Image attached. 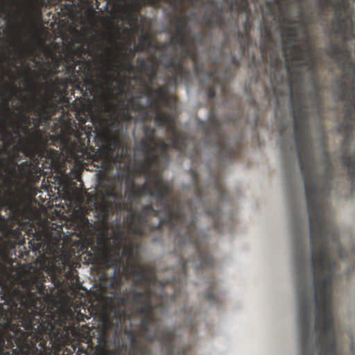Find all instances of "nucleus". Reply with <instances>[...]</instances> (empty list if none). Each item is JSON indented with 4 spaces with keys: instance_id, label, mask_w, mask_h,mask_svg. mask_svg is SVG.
Segmentation results:
<instances>
[{
    "instance_id": "f257e3e1",
    "label": "nucleus",
    "mask_w": 355,
    "mask_h": 355,
    "mask_svg": "<svg viewBox=\"0 0 355 355\" xmlns=\"http://www.w3.org/2000/svg\"><path fill=\"white\" fill-rule=\"evenodd\" d=\"M145 136L136 146V150L144 155V158L132 167L135 176L146 177L141 185L137 186L135 180L130 173L120 171L113 176L105 175L99 180L98 193L101 196L95 205L96 223L100 230L99 243L103 249L100 259L105 268H112L121 262V250L125 238L119 227L114 230L113 239L116 242L114 249L110 245V215L127 210L125 218L128 230L137 238L151 236L154 242L162 238V226L168 224L171 231L178 232L177 241L180 244L191 243V233L195 230L193 218L187 223L182 211L181 202L173 197V185L164 180L159 174V155L155 148V130L144 128Z\"/></svg>"
},
{
    "instance_id": "f03ea898",
    "label": "nucleus",
    "mask_w": 355,
    "mask_h": 355,
    "mask_svg": "<svg viewBox=\"0 0 355 355\" xmlns=\"http://www.w3.org/2000/svg\"><path fill=\"white\" fill-rule=\"evenodd\" d=\"M329 189L304 188L310 227L311 265L313 268L314 288L312 297H310L308 291L304 242L302 235L301 223L297 228L299 235L295 241L300 355H315L311 332L313 304L315 306V327L322 335V337H318L317 345L320 347H324L325 355H338L334 334V316L329 306V286L336 261L333 259L329 250V241L336 245L340 259H344L345 255L335 225L332 221L326 220L323 214L322 197L329 194Z\"/></svg>"
},
{
    "instance_id": "7ed1b4c3",
    "label": "nucleus",
    "mask_w": 355,
    "mask_h": 355,
    "mask_svg": "<svg viewBox=\"0 0 355 355\" xmlns=\"http://www.w3.org/2000/svg\"><path fill=\"white\" fill-rule=\"evenodd\" d=\"M182 211L186 217V221L190 222L193 218L195 220V230L191 233L192 242L187 241L185 244L178 243L180 248L182 249L186 246H189L194 250L196 254L191 257L188 260L182 258L178 264V271L173 278L166 283L159 282L154 266L141 265L139 262V251L141 248L140 242H135L132 239H125L121 251V262H119L117 265H112L111 268H114V275L109 281L108 284L105 289L113 295L116 296L121 295L122 286L124 284L123 276L125 279H132L133 286H141L144 290L141 292H147L149 295L150 303L151 306H155L157 304H153L154 290L153 287L155 284H159L163 289L161 293V297L159 300L164 302V288L166 284H170L173 287L174 292L172 296V300L178 302L180 298L185 300L187 294L183 289L187 282V266H191L193 268L198 272L203 271V270H211L214 267V259L211 256L208 248L207 242L205 239L202 238V232H198L196 227V212L191 209V214L187 215L184 213L183 207L181 204ZM177 234L178 232H175ZM175 238H178L176 235ZM139 292V290H137Z\"/></svg>"
},
{
    "instance_id": "20e7f679",
    "label": "nucleus",
    "mask_w": 355,
    "mask_h": 355,
    "mask_svg": "<svg viewBox=\"0 0 355 355\" xmlns=\"http://www.w3.org/2000/svg\"><path fill=\"white\" fill-rule=\"evenodd\" d=\"M331 5L334 10L333 28L340 38V44L332 42L327 49V55L338 61L342 71L336 80L338 98L345 102V119L338 131L345 135L342 162H355V51L354 8L349 0H320V8Z\"/></svg>"
},
{
    "instance_id": "39448f33",
    "label": "nucleus",
    "mask_w": 355,
    "mask_h": 355,
    "mask_svg": "<svg viewBox=\"0 0 355 355\" xmlns=\"http://www.w3.org/2000/svg\"><path fill=\"white\" fill-rule=\"evenodd\" d=\"M115 49L116 60L118 64L114 66L113 71L120 70L123 73V78H117L114 73H108L105 69H100L94 73L92 67L88 62H83L78 70H76L77 65L80 64V60L74 58L73 55H68L64 59L65 64L62 67L64 75L67 76L66 78H58V76L53 78L54 74L60 71V59H57L53 69L46 70L44 74L46 92L49 98L54 97L55 95L62 96L69 86L72 85L80 89L84 96L94 99L99 92L105 89H111L114 83L121 85L119 90L123 94L125 91L126 73H135L136 67L130 59L121 52L116 43Z\"/></svg>"
},
{
    "instance_id": "423d86ee",
    "label": "nucleus",
    "mask_w": 355,
    "mask_h": 355,
    "mask_svg": "<svg viewBox=\"0 0 355 355\" xmlns=\"http://www.w3.org/2000/svg\"><path fill=\"white\" fill-rule=\"evenodd\" d=\"M29 277L36 278L42 284L40 290L33 288L31 292L42 302L41 306L36 303L26 309L30 314L31 324L28 327L18 322L19 331L15 337L16 347L12 355H58L61 352L67 337L65 328L69 318L64 313H44L49 310L43 295L46 292L44 279H40L35 275Z\"/></svg>"
},
{
    "instance_id": "0eeeda50",
    "label": "nucleus",
    "mask_w": 355,
    "mask_h": 355,
    "mask_svg": "<svg viewBox=\"0 0 355 355\" xmlns=\"http://www.w3.org/2000/svg\"><path fill=\"white\" fill-rule=\"evenodd\" d=\"M148 60V73L145 76L148 79H141V84L145 89L144 94L148 97V107L146 112H143L144 120H154L159 127H165L167 132L171 133L169 143L163 140L157 141L155 133L156 130L154 127L148 125H143V137L139 139L141 141L145 136L144 128L146 126L154 130L155 144H150V146L155 148L159 153V171L162 162H168L169 160L168 151L170 148H174L183 153L187 148V138L183 132L180 131L176 126L175 116L173 112L165 111L163 106H168V85H159L157 88H153L152 85L157 79L158 68L159 63L157 58L150 57ZM138 141L136 143L138 144ZM135 151L136 148H135Z\"/></svg>"
},
{
    "instance_id": "6e6552de",
    "label": "nucleus",
    "mask_w": 355,
    "mask_h": 355,
    "mask_svg": "<svg viewBox=\"0 0 355 355\" xmlns=\"http://www.w3.org/2000/svg\"><path fill=\"white\" fill-rule=\"evenodd\" d=\"M121 303L128 302L134 306L137 315L141 318V321L135 329L126 330L125 333L130 339L129 355H150L151 350L148 345H142L139 338H143L149 343L157 340L161 343L167 355H174V340L175 333L173 330L164 329L161 332L155 330L150 332V326L157 325V319L155 315V310L166 309V304L162 300L157 303L155 306H151L149 295L147 292H137L135 288H132L125 295L121 297ZM176 355H191L190 348H184Z\"/></svg>"
},
{
    "instance_id": "1a4fd4ad",
    "label": "nucleus",
    "mask_w": 355,
    "mask_h": 355,
    "mask_svg": "<svg viewBox=\"0 0 355 355\" xmlns=\"http://www.w3.org/2000/svg\"><path fill=\"white\" fill-rule=\"evenodd\" d=\"M3 269V266L0 263V270ZM21 288L19 286H3L1 290L0 303V333L3 334V349H10L9 355H13L12 349H15V340L19 331L18 322L28 327L31 322L29 315L26 308L28 305L39 304L42 302L33 295L31 290L33 288L41 289L42 285L38 283L35 277H25L21 280Z\"/></svg>"
},
{
    "instance_id": "9d476101",
    "label": "nucleus",
    "mask_w": 355,
    "mask_h": 355,
    "mask_svg": "<svg viewBox=\"0 0 355 355\" xmlns=\"http://www.w3.org/2000/svg\"><path fill=\"white\" fill-rule=\"evenodd\" d=\"M55 103H51L50 99H38L34 96L32 101L27 104V111L33 112L35 118H33L34 125L18 123L21 131V138L15 144L21 153L25 156H29L32 162L37 154L42 156L44 152V140L40 130V126L46 125L52 116L55 114Z\"/></svg>"
},
{
    "instance_id": "9b49d317",
    "label": "nucleus",
    "mask_w": 355,
    "mask_h": 355,
    "mask_svg": "<svg viewBox=\"0 0 355 355\" xmlns=\"http://www.w3.org/2000/svg\"><path fill=\"white\" fill-rule=\"evenodd\" d=\"M188 31V24L175 29V35L172 37L171 43L175 44V48H182V55L179 58L175 55L164 64L166 70L172 73L168 81L175 85L178 81L189 78V71L184 67V60L190 59L192 61L196 73H200L203 69L202 64H198V53L194 37H191L189 40H186Z\"/></svg>"
},
{
    "instance_id": "f8f14e48",
    "label": "nucleus",
    "mask_w": 355,
    "mask_h": 355,
    "mask_svg": "<svg viewBox=\"0 0 355 355\" xmlns=\"http://www.w3.org/2000/svg\"><path fill=\"white\" fill-rule=\"evenodd\" d=\"M202 127L205 132V143L217 147L218 153L223 159L234 160L241 156V148L230 144L214 111H210L207 121L202 123Z\"/></svg>"
},
{
    "instance_id": "ddd939ff",
    "label": "nucleus",
    "mask_w": 355,
    "mask_h": 355,
    "mask_svg": "<svg viewBox=\"0 0 355 355\" xmlns=\"http://www.w3.org/2000/svg\"><path fill=\"white\" fill-rule=\"evenodd\" d=\"M3 152L7 156L3 158L0 157V168L8 178H15L21 180H29L40 168L39 159L26 161L17 164V159H21L19 155L21 152L16 146L11 148L5 146Z\"/></svg>"
},
{
    "instance_id": "4468645a",
    "label": "nucleus",
    "mask_w": 355,
    "mask_h": 355,
    "mask_svg": "<svg viewBox=\"0 0 355 355\" xmlns=\"http://www.w3.org/2000/svg\"><path fill=\"white\" fill-rule=\"evenodd\" d=\"M104 130L109 138L107 148L112 155L118 159H123L129 156V146L123 144L121 136V123L114 114L110 115V121L103 120Z\"/></svg>"
},
{
    "instance_id": "2eb2a0df",
    "label": "nucleus",
    "mask_w": 355,
    "mask_h": 355,
    "mask_svg": "<svg viewBox=\"0 0 355 355\" xmlns=\"http://www.w3.org/2000/svg\"><path fill=\"white\" fill-rule=\"evenodd\" d=\"M193 184L196 189V195L200 200V205L202 206L207 216L214 218V227L218 232H222L220 227L221 211L218 202H214L211 207V202H207V196L209 188H201L199 182V175L196 170H190Z\"/></svg>"
},
{
    "instance_id": "dca6fc26",
    "label": "nucleus",
    "mask_w": 355,
    "mask_h": 355,
    "mask_svg": "<svg viewBox=\"0 0 355 355\" xmlns=\"http://www.w3.org/2000/svg\"><path fill=\"white\" fill-rule=\"evenodd\" d=\"M103 98L107 103L106 110L107 111L111 112V114H114L117 117L121 125V132L123 130V123H130L132 116L130 113V110L137 112H141V120L145 121L144 119V112H146V106L144 105L139 101V97L132 96L131 97L127 103L123 106V107L119 111L118 114H115L114 108L115 107L114 103L110 102L105 94H103Z\"/></svg>"
},
{
    "instance_id": "f3484780",
    "label": "nucleus",
    "mask_w": 355,
    "mask_h": 355,
    "mask_svg": "<svg viewBox=\"0 0 355 355\" xmlns=\"http://www.w3.org/2000/svg\"><path fill=\"white\" fill-rule=\"evenodd\" d=\"M18 123V121L10 115L0 121V135L5 146L11 148L19 141L21 135Z\"/></svg>"
},
{
    "instance_id": "a211bd4d",
    "label": "nucleus",
    "mask_w": 355,
    "mask_h": 355,
    "mask_svg": "<svg viewBox=\"0 0 355 355\" xmlns=\"http://www.w3.org/2000/svg\"><path fill=\"white\" fill-rule=\"evenodd\" d=\"M208 80L211 85L207 90V96L209 100L213 99L216 94V88H219L225 100H227L230 95V89L227 85V73L220 76L218 69L209 71L207 73Z\"/></svg>"
},
{
    "instance_id": "6ab92c4d",
    "label": "nucleus",
    "mask_w": 355,
    "mask_h": 355,
    "mask_svg": "<svg viewBox=\"0 0 355 355\" xmlns=\"http://www.w3.org/2000/svg\"><path fill=\"white\" fill-rule=\"evenodd\" d=\"M290 48L293 53V60L297 61V67H306L308 73L311 76L313 80L315 79V76L318 69V59L315 55H313L311 58L304 60L302 50L300 49L297 44H291Z\"/></svg>"
},
{
    "instance_id": "aec40b11",
    "label": "nucleus",
    "mask_w": 355,
    "mask_h": 355,
    "mask_svg": "<svg viewBox=\"0 0 355 355\" xmlns=\"http://www.w3.org/2000/svg\"><path fill=\"white\" fill-rule=\"evenodd\" d=\"M207 3L214 8L211 15L205 14L202 17V22L207 28H213L214 26H217L220 28L224 26V19L223 17V10L216 5L215 0H207Z\"/></svg>"
},
{
    "instance_id": "412c9836",
    "label": "nucleus",
    "mask_w": 355,
    "mask_h": 355,
    "mask_svg": "<svg viewBox=\"0 0 355 355\" xmlns=\"http://www.w3.org/2000/svg\"><path fill=\"white\" fill-rule=\"evenodd\" d=\"M9 208L15 218L27 219L31 217L30 204L26 202L24 197H19L17 200H12L10 202Z\"/></svg>"
},
{
    "instance_id": "4be33fe9",
    "label": "nucleus",
    "mask_w": 355,
    "mask_h": 355,
    "mask_svg": "<svg viewBox=\"0 0 355 355\" xmlns=\"http://www.w3.org/2000/svg\"><path fill=\"white\" fill-rule=\"evenodd\" d=\"M271 69L270 80L272 85H282L284 76L280 71L282 61L275 53L271 55Z\"/></svg>"
},
{
    "instance_id": "5701e85b",
    "label": "nucleus",
    "mask_w": 355,
    "mask_h": 355,
    "mask_svg": "<svg viewBox=\"0 0 355 355\" xmlns=\"http://www.w3.org/2000/svg\"><path fill=\"white\" fill-rule=\"evenodd\" d=\"M208 288L204 294V298L211 304H218L223 302V298L221 295L218 294L216 288V283L214 279L209 280L207 282Z\"/></svg>"
},
{
    "instance_id": "b1692460",
    "label": "nucleus",
    "mask_w": 355,
    "mask_h": 355,
    "mask_svg": "<svg viewBox=\"0 0 355 355\" xmlns=\"http://www.w3.org/2000/svg\"><path fill=\"white\" fill-rule=\"evenodd\" d=\"M295 67L297 66V61H295ZM286 69L288 76V83L290 85L291 91L293 92V89L298 86H300L304 81L302 73L300 71V67H297V69H292L289 64H286Z\"/></svg>"
},
{
    "instance_id": "393cba45",
    "label": "nucleus",
    "mask_w": 355,
    "mask_h": 355,
    "mask_svg": "<svg viewBox=\"0 0 355 355\" xmlns=\"http://www.w3.org/2000/svg\"><path fill=\"white\" fill-rule=\"evenodd\" d=\"M139 51H146L148 48L153 47V37L150 33L141 34L137 43Z\"/></svg>"
},
{
    "instance_id": "a878e982",
    "label": "nucleus",
    "mask_w": 355,
    "mask_h": 355,
    "mask_svg": "<svg viewBox=\"0 0 355 355\" xmlns=\"http://www.w3.org/2000/svg\"><path fill=\"white\" fill-rule=\"evenodd\" d=\"M261 36L263 43L261 44V51L265 52L268 49L269 45L272 43V35L270 28L268 26H263L261 28Z\"/></svg>"
},
{
    "instance_id": "bb28decb",
    "label": "nucleus",
    "mask_w": 355,
    "mask_h": 355,
    "mask_svg": "<svg viewBox=\"0 0 355 355\" xmlns=\"http://www.w3.org/2000/svg\"><path fill=\"white\" fill-rule=\"evenodd\" d=\"M148 58H139L137 59V71L139 72V75H135L134 78L136 80H140L141 82V78L143 76H145L146 73H148V64H147Z\"/></svg>"
},
{
    "instance_id": "cd10ccee",
    "label": "nucleus",
    "mask_w": 355,
    "mask_h": 355,
    "mask_svg": "<svg viewBox=\"0 0 355 355\" xmlns=\"http://www.w3.org/2000/svg\"><path fill=\"white\" fill-rule=\"evenodd\" d=\"M131 7L132 11H128L125 14V19L130 21V22H136L137 19V13L139 12L141 8V4L139 0H132Z\"/></svg>"
},
{
    "instance_id": "c85d7f7f",
    "label": "nucleus",
    "mask_w": 355,
    "mask_h": 355,
    "mask_svg": "<svg viewBox=\"0 0 355 355\" xmlns=\"http://www.w3.org/2000/svg\"><path fill=\"white\" fill-rule=\"evenodd\" d=\"M214 189L218 195V200H225V187L223 180L220 178V177H216V180L214 183Z\"/></svg>"
},
{
    "instance_id": "c756f323",
    "label": "nucleus",
    "mask_w": 355,
    "mask_h": 355,
    "mask_svg": "<svg viewBox=\"0 0 355 355\" xmlns=\"http://www.w3.org/2000/svg\"><path fill=\"white\" fill-rule=\"evenodd\" d=\"M78 6V3L76 4V0H71L67 3H62L60 7L63 15H71L76 11Z\"/></svg>"
},
{
    "instance_id": "7c9ffc66",
    "label": "nucleus",
    "mask_w": 355,
    "mask_h": 355,
    "mask_svg": "<svg viewBox=\"0 0 355 355\" xmlns=\"http://www.w3.org/2000/svg\"><path fill=\"white\" fill-rule=\"evenodd\" d=\"M34 96H37L36 94H33L31 97V100H28L26 102V106L22 108L24 112L19 115V119L17 120L19 123L21 124H28V125H31L33 118L30 116V112L27 111V104L28 102L33 100Z\"/></svg>"
},
{
    "instance_id": "2f4dec72",
    "label": "nucleus",
    "mask_w": 355,
    "mask_h": 355,
    "mask_svg": "<svg viewBox=\"0 0 355 355\" xmlns=\"http://www.w3.org/2000/svg\"><path fill=\"white\" fill-rule=\"evenodd\" d=\"M231 8H236L239 11L248 13L250 11L248 0H229Z\"/></svg>"
},
{
    "instance_id": "473e14b6",
    "label": "nucleus",
    "mask_w": 355,
    "mask_h": 355,
    "mask_svg": "<svg viewBox=\"0 0 355 355\" xmlns=\"http://www.w3.org/2000/svg\"><path fill=\"white\" fill-rule=\"evenodd\" d=\"M118 46L120 49L121 52H123V54L127 56V58H129L132 62H133L137 52H139L137 44H135L134 47L122 46L121 44H118Z\"/></svg>"
},
{
    "instance_id": "72a5a7b5",
    "label": "nucleus",
    "mask_w": 355,
    "mask_h": 355,
    "mask_svg": "<svg viewBox=\"0 0 355 355\" xmlns=\"http://www.w3.org/2000/svg\"><path fill=\"white\" fill-rule=\"evenodd\" d=\"M285 37H286V39L284 40V43H286V42H291V44H289L288 46L284 47V49H286V48H288L290 50L291 53L288 55V54H286V53L285 52V55L286 58H288V60L293 61L292 59L293 55V50H291L290 46H291V44H293V42L297 41V35L296 32H288L285 35Z\"/></svg>"
},
{
    "instance_id": "f704fd0d",
    "label": "nucleus",
    "mask_w": 355,
    "mask_h": 355,
    "mask_svg": "<svg viewBox=\"0 0 355 355\" xmlns=\"http://www.w3.org/2000/svg\"><path fill=\"white\" fill-rule=\"evenodd\" d=\"M185 0H174L173 2V10L178 13H185L187 7L184 6V2ZM191 5H195L198 1L201 0H189Z\"/></svg>"
},
{
    "instance_id": "c9c22d12",
    "label": "nucleus",
    "mask_w": 355,
    "mask_h": 355,
    "mask_svg": "<svg viewBox=\"0 0 355 355\" xmlns=\"http://www.w3.org/2000/svg\"><path fill=\"white\" fill-rule=\"evenodd\" d=\"M184 13H179V15H176L172 20V24L175 28H178L180 26H182L183 24H188L189 20V17L187 15H184Z\"/></svg>"
},
{
    "instance_id": "e433bc0d",
    "label": "nucleus",
    "mask_w": 355,
    "mask_h": 355,
    "mask_svg": "<svg viewBox=\"0 0 355 355\" xmlns=\"http://www.w3.org/2000/svg\"><path fill=\"white\" fill-rule=\"evenodd\" d=\"M8 115L12 116V115H17V114H15V112L12 111L9 103L8 100H6L5 102H3L1 105L0 109V121L1 120H6V117H8Z\"/></svg>"
},
{
    "instance_id": "4c0bfd02",
    "label": "nucleus",
    "mask_w": 355,
    "mask_h": 355,
    "mask_svg": "<svg viewBox=\"0 0 355 355\" xmlns=\"http://www.w3.org/2000/svg\"><path fill=\"white\" fill-rule=\"evenodd\" d=\"M239 37L241 41V50L243 53H245L246 48L248 47L250 43V35L248 33H243V32H239Z\"/></svg>"
},
{
    "instance_id": "58836bf2",
    "label": "nucleus",
    "mask_w": 355,
    "mask_h": 355,
    "mask_svg": "<svg viewBox=\"0 0 355 355\" xmlns=\"http://www.w3.org/2000/svg\"><path fill=\"white\" fill-rule=\"evenodd\" d=\"M300 49L302 50V53L304 55V59L307 60L311 58V56H313V46H312L311 44H305L303 47H300Z\"/></svg>"
},
{
    "instance_id": "ea45409f",
    "label": "nucleus",
    "mask_w": 355,
    "mask_h": 355,
    "mask_svg": "<svg viewBox=\"0 0 355 355\" xmlns=\"http://www.w3.org/2000/svg\"><path fill=\"white\" fill-rule=\"evenodd\" d=\"M313 107L317 114H320L322 111V102L320 96L318 93L315 94V98L313 99Z\"/></svg>"
},
{
    "instance_id": "a19ab883",
    "label": "nucleus",
    "mask_w": 355,
    "mask_h": 355,
    "mask_svg": "<svg viewBox=\"0 0 355 355\" xmlns=\"http://www.w3.org/2000/svg\"><path fill=\"white\" fill-rule=\"evenodd\" d=\"M76 270H73V269L70 268L67 273V277L71 279L72 284L78 283V276L76 275Z\"/></svg>"
},
{
    "instance_id": "79ce46f5",
    "label": "nucleus",
    "mask_w": 355,
    "mask_h": 355,
    "mask_svg": "<svg viewBox=\"0 0 355 355\" xmlns=\"http://www.w3.org/2000/svg\"><path fill=\"white\" fill-rule=\"evenodd\" d=\"M300 24V26L302 27V28H304V35L305 36L304 41H305L306 44H311V40L309 36V31L307 29L306 23L304 21H302Z\"/></svg>"
},
{
    "instance_id": "37998d69",
    "label": "nucleus",
    "mask_w": 355,
    "mask_h": 355,
    "mask_svg": "<svg viewBox=\"0 0 355 355\" xmlns=\"http://www.w3.org/2000/svg\"><path fill=\"white\" fill-rule=\"evenodd\" d=\"M312 87H313V91L311 92V96L313 98H315L316 92L318 93V95H320V88L318 84H317L315 79H313Z\"/></svg>"
},
{
    "instance_id": "c03bdc74",
    "label": "nucleus",
    "mask_w": 355,
    "mask_h": 355,
    "mask_svg": "<svg viewBox=\"0 0 355 355\" xmlns=\"http://www.w3.org/2000/svg\"><path fill=\"white\" fill-rule=\"evenodd\" d=\"M3 333H0V355H10V353H6L5 349H3Z\"/></svg>"
},
{
    "instance_id": "a18cd8bd",
    "label": "nucleus",
    "mask_w": 355,
    "mask_h": 355,
    "mask_svg": "<svg viewBox=\"0 0 355 355\" xmlns=\"http://www.w3.org/2000/svg\"><path fill=\"white\" fill-rule=\"evenodd\" d=\"M8 259V253L6 248L1 247V245H0V259L3 261H7Z\"/></svg>"
},
{
    "instance_id": "49530a36",
    "label": "nucleus",
    "mask_w": 355,
    "mask_h": 355,
    "mask_svg": "<svg viewBox=\"0 0 355 355\" xmlns=\"http://www.w3.org/2000/svg\"><path fill=\"white\" fill-rule=\"evenodd\" d=\"M296 24H297V21H295V20L290 21V26L287 27L288 32H296V28L295 27Z\"/></svg>"
},
{
    "instance_id": "de8ad7c7",
    "label": "nucleus",
    "mask_w": 355,
    "mask_h": 355,
    "mask_svg": "<svg viewBox=\"0 0 355 355\" xmlns=\"http://www.w3.org/2000/svg\"><path fill=\"white\" fill-rule=\"evenodd\" d=\"M5 76H6L9 77V78H10V80H12V81H15V76H13L12 72V70H11V69H10V68H8V69L6 70V73H5Z\"/></svg>"
},
{
    "instance_id": "09e8293b",
    "label": "nucleus",
    "mask_w": 355,
    "mask_h": 355,
    "mask_svg": "<svg viewBox=\"0 0 355 355\" xmlns=\"http://www.w3.org/2000/svg\"><path fill=\"white\" fill-rule=\"evenodd\" d=\"M147 3L155 8H159V0H146Z\"/></svg>"
},
{
    "instance_id": "8fccbe9b",
    "label": "nucleus",
    "mask_w": 355,
    "mask_h": 355,
    "mask_svg": "<svg viewBox=\"0 0 355 355\" xmlns=\"http://www.w3.org/2000/svg\"><path fill=\"white\" fill-rule=\"evenodd\" d=\"M232 64H234V67H239L240 65V61L237 59L236 55H232Z\"/></svg>"
},
{
    "instance_id": "3c124183",
    "label": "nucleus",
    "mask_w": 355,
    "mask_h": 355,
    "mask_svg": "<svg viewBox=\"0 0 355 355\" xmlns=\"http://www.w3.org/2000/svg\"><path fill=\"white\" fill-rule=\"evenodd\" d=\"M85 318L89 319L87 315H83L81 313H78L76 315V319L78 321H85Z\"/></svg>"
},
{
    "instance_id": "603ef678",
    "label": "nucleus",
    "mask_w": 355,
    "mask_h": 355,
    "mask_svg": "<svg viewBox=\"0 0 355 355\" xmlns=\"http://www.w3.org/2000/svg\"><path fill=\"white\" fill-rule=\"evenodd\" d=\"M80 223L83 225H87L89 223V221L85 216H82L80 218Z\"/></svg>"
},
{
    "instance_id": "864d4df0",
    "label": "nucleus",
    "mask_w": 355,
    "mask_h": 355,
    "mask_svg": "<svg viewBox=\"0 0 355 355\" xmlns=\"http://www.w3.org/2000/svg\"><path fill=\"white\" fill-rule=\"evenodd\" d=\"M166 47H167V44H166V43H162L159 44V46H157V48H158L159 49H161V50H165Z\"/></svg>"
},
{
    "instance_id": "5fc2aeb1",
    "label": "nucleus",
    "mask_w": 355,
    "mask_h": 355,
    "mask_svg": "<svg viewBox=\"0 0 355 355\" xmlns=\"http://www.w3.org/2000/svg\"><path fill=\"white\" fill-rule=\"evenodd\" d=\"M89 0H78V6H80L83 3L88 2Z\"/></svg>"
},
{
    "instance_id": "6e6d98bb",
    "label": "nucleus",
    "mask_w": 355,
    "mask_h": 355,
    "mask_svg": "<svg viewBox=\"0 0 355 355\" xmlns=\"http://www.w3.org/2000/svg\"><path fill=\"white\" fill-rule=\"evenodd\" d=\"M203 40H204L203 34L201 33L200 37L198 38V40L197 41H198V43L202 44L203 43Z\"/></svg>"
},
{
    "instance_id": "4d7b16f0",
    "label": "nucleus",
    "mask_w": 355,
    "mask_h": 355,
    "mask_svg": "<svg viewBox=\"0 0 355 355\" xmlns=\"http://www.w3.org/2000/svg\"><path fill=\"white\" fill-rule=\"evenodd\" d=\"M164 1H165L169 5L173 6V2L174 0H164Z\"/></svg>"
},
{
    "instance_id": "13d9d810",
    "label": "nucleus",
    "mask_w": 355,
    "mask_h": 355,
    "mask_svg": "<svg viewBox=\"0 0 355 355\" xmlns=\"http://www.w3.org/2000/svg\"><path fill=\"white\" fill-rule=\"evenodd\" d=\"M275 3H279V0H274Z\"/></svg>"
},
{
    "instance_id": "bf43d9fd",
    "label": "nucleus",
    "mask_w": 355,
    "mask_h": 355,
    "mask_svg": "<svg viewBox=\"0 0 355 355\" xmlns=\"http://www.w3.org/2000/svg\"><path fill=\"white\" fill-rule=\"evenodd\" d=\"M304 12H303V11H300V15H304Z\"/></svg>"
},
{
    "instance_id": "052dcab7",
    "label": "nucleus",
    "mask_w": 355,
    "mask_h": 355,
    "mask_svg": "<svg viewBox=\"0 0 355 355\" xmlns=\"http://www.w3.org/2000/svg\"><path fill=\"white\" fill-rule=\"evenodd\" d=\"M302 94H300V99L302 98Z\"/></svg>"
},
{
    "instance_id": "680f3d73",
    "label": "nucleus",
    "mask_w": 355,
    "mask_h": 355,
    "mask_svg": "<svg viewBox=\"0 0 355 355\" xmlns=\"http://www.w3.org/2000/svg\"><path fill=\"white\" fill-rule=\"evenodd\" d=\"M2 80V76L0 75V81Z\"/></svg>"
},
{
    "instance_id": "e2e57ef3",
    "label": "nucleus",
    "mask_w": 355,
    "mask_h": 355,
    "mask_svg": "<svg viewBox=\"0 0 355 355\" xmlns=\"http://www.w3.org/2000/svg\"><path fill=\"white\" fill-rule=\"evenodd\" d=\"M247 24H248V22H245V27H246Z\"/></svg>"
},
{
    "instance_id": "0e129e2a",
    "label": "nucleus",
    "mask_w": 355,
    "mask_h": 355,
    "mask_svg": "<svg viewBox=\"0 0 355 355\" xmlns=\"http://www.w3.org/2000/svg\"><path fill=\"white\" fill-rule=\"evenodd\" d=\"M13 64L15 65V62H13ZM10 65H12V63H11V64H10Z\"/></svg>"
},
{
    "instance_id": "69168bd1",
    "label": "nucleus",
    "mask_w": 355,
    "mask_h": 355,
    "mask_svg": "<svg viewBox=\"0 0 355 355\" xmlns=\"http://www.w3.org/2000/svg\"><path fill=\"white\" fill-rule=\"evenodd\" d=\"M119 1H127V0H119Z\"/></svg>"
},
{
    "instance_id": "338daca9",
    "label": "nucleus",
    "mask_w": 355,
    "mask_h": 355,
    "mask_svg": "<svg viewBox=\"0 0 355 355\" xmlns=\"http://www.w3.org/2000/svg\"><path fill=\"white\" fill-rule=\"evenodd\" d=\"M67 1H72V0H67Z\"/></svg>"
},
{
    "instance_id": "774afa93",
    "label": "nucleus",
    "mask_w": 355,
    "mask_h": 355,
    "mask_svg": "<svg viewBox=\"0 0 355 355\" xmlns=\"http://www.w3.org/2000/svg\"><path fill=\"white\" fill-rule=\"evenodd\" d=\"M320 355H322V354H320Z\"/></svg>"
}]
</instances>
